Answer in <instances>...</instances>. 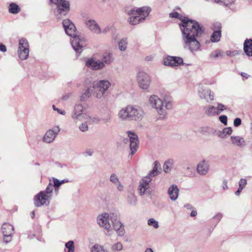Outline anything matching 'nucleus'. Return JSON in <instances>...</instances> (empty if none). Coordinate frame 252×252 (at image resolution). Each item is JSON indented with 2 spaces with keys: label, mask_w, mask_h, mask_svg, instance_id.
Returning <instances> with one entry per match:
<instances>
[{
  "label": "nucleus",
  "mask_w": 252,
  "mask_h": 252,
  "mask_svg": "<svg viewBox=\"0 0 252 252\" xmlns=\"http://www.w3.org/2000/svg\"><path fill=\"white\" fill-rule=\"evenodd\" d=\"M150 106L155 109L160 119L164 118L167 115V111L173 108V100L171 96L165 94L160 96L156 94L150 95L148 99Z\"/></svg>",
  "instance_id": "f03ea898"
},
{
  "label": "nucleus",
  "mask_w": 252,
  "mask_h": 252,
  "mask_svg": "<svg viewBox=\"0 0 252 252\" xmlns=\"http://www.w3.org/2000/svg\"><path fill=\"white\" fill-rule=\"evenodd\" d=\"M110 27H106L105 28H104L102 30H101V33H107L108 32H109L110 30Z\"/></svg>",
  "instance_id": "5fc2aeb1"
},
{
  "label": "nucleus",
  "mask_w": 252,
  "mask_h": 252,
  "mask_svg": "<svg viewBox=\"0 0 252 252\" xmlns=\"http://www.w3.org/2000/svg\"><path fill=\"white\" fill-rule=\"evenodd\" d=\"M232 129L231 127H227L222 130V131H220L218 136L221 138H224L226 135H230L232 133Z\"/></svg>",
  "instance_id": "c9c22d12"
},
{
  "label": "nucleus",
  "mask_w": 252,
  "mask_h": 252,
  "mask_svg": "<svg viewBox=\"0 0 252 252\" xmlns=\"http://www.w3.org/2000/svg\"><path fill=\"white\" fill-rule=\"evenodd\" d=\"M221 187L224 190H227L228 189L227 186V181L226 179L223 180Z\"/></svg>",
  "instance_id": "603ef678"
},
{
  "label": "nucleus",
  "mask_w": 252,
  "mask_h": 252,
  "mask_svg": "<svg viewBox=\"0 0 252 252\" xmlns=\"http://www.w3.org/2000/svg\"><path fill=\"white\" fill-rule=\"evenodd\" d=\"M144 115V111L140 106L132 104L122 108L117 114L118 119L122 122L140 121Z\"/></svg>",
  "instance_id": "7ed1b4c3"
},
{
  "label": "nucleus",
  "mask_w": 252,
  "mask_h": 252,
  "mask_svg": "<svg viewBox=\"0 0 252 252\" xmlns=\"http://www.w3.org/2000/svg\"><path fill=\"white\" fill-rule=\"evenodd\" d=\"M34 215H34V211H32V213H31V216H32V218H34Z\"/></svg>",
  "instance_id": "774afa93"
},
{
  "label": "nucleus",
  "mask_w": 252,
  "mask_h": 252,
  "mask_svg": "<svg viewBox=\"0 0 252 252\" xmlns=\"http://www.w3.org/2000/svg\"><path fill=\"white\" fill-rule=\"evenodd\" d=\"M92 252H105V250L102 246L95 245L92 249Z\"/></svg>",
  "instance_id": "c03bdc74"
},
{
  "label": "nucleus",
  "mask_w": 252,
  "mask_h": 252,
  "mask_svg": "<svg viewBox=\"0 0 252 252\" xmlns=\"http://www.w3.org/2000/svg\"><path fill=\"white\" fill-rule=\"evenodd\" d=\"M115 215L116 214L115 213L103 212L99 214L96 218V222L98 225L107 231L106 233L107 236H111V225L110 220H111V222L112 221Z\"/></svg>",
  "instance_id": "6e6552de"
},
{
  "label": "nucleus",
  "mask_w": 252,
  "mask_h": 252,
  "mask_svg": "<svg viewBox=\"0 0 252 252\" xmlns=\"http://www.w3.org/2000/svg\"><path fill=\"white\" fill-rule=\"evenodd\" d=\"M20 7L16 3L11 2L8 6V12L13 14L18 13L20 11Z\"/></svg>",
  "instance_id": "7c9ffc66"
},
{
  "label": "nucleus",
  "mask_w": 252,
  "mask_h": 252,
  "mask_svg": "<svg viewBox=\"0 0 252 252\" xmlns=\"http://www.w3.org/2000/svg\"><path fill=\"white\" fill-rule=\"evenodd\" d=\"M221 24L219 23H215L213 25L212 29L214 31H221Z\"/></svg>",
  "instance_id": "a18cd8bd"
},
{
  "label": "nucleus",
  "mask_w": 252,
  "mask_h": 252,
  "mask_svg": "<svg viewBox=\"0 0 252 252\" xmlns=\"http://www.w3.org/2000/svg\"><path fill=\"white\" fill-rule=\"evenodd\" d=\"M114 58L113 54L110 53H105L102 56V61L101 62H104V64H110L114 61Z\"/></svg>",
  "instance_id": "cd10ccee"
},
{
  "label": "nucleus",
  "mask_w": 252,
  "mask_h": 252,
  "mask_svg": "<svg viewBox=\"0 0 252 252\" xmlns=\"http://www.w3.org/2000/svg\"><path fill=\"white\" fill-rule=\"evenodd\" d=\"M52 4L57 6L55 10L57 16L65 15L69 10V3L66 0H50Z\"/></svg>",
  "instance_id": "9d476101"
},
{
  "label": "nucleus",
  "mask_w": 252,
  "mask_h": 252,
  "mask_svg": "<svg viewBox=\"0 0 252 252\" xmlns=\"http://www.w3.org/2000/svg\"><path fill=\"white\" fill-rule=\"evenodd\" d=\"M231 144L234 146L243 148L245 146V141L241 136H231L230 137Z\"/></svg>",
  "instance_id": "b1692460"
},
{
  "label": "nucleus",
  "mask_w": 252,
  "mask_h": 252,
  "mask_svg": "<svg viewBox=\"0 0 252 252\" xmlns=\"http://www.w3.org/2000/svg\"><path fill=\"white\" fill-rule=\"evenodd\" d=\"M173 162L172 159L165 161L163 166V171L166 173L169 172L173 167Z\"/></svg>",
  "instance_id": "72a5a7b5"
},
{
  "label": "nucleus",
  "mask_w": 252,
  "mask_h": 252,
  "mask_svg": "<svg viewBox=\"0 0 252 252\" xmlns=\"http://www.w3.org/2000/svg\"><path fill=\"white\" fill-rule=\"evenodd\" d=\"M152 179L149 176H145L141 180L138 188V192L140 195L150 194V183Z\"/></svg>",
  "instance_id": "4468645a"
},
{
  "label": "nucleus",
  "mask_w": 252,
  "mask_h": 252,
  "mask_svg": "<svg viewBox=\"0 0 252 252\" xmlns=\"http://www.w3.org/2000/svg\"><path fill=\"white\" fill-rule=\"evenodd\" d=\"M185 207L188 209H190L191 208V205L189 204H187L185 206Z\"/></svg>",
  "instance_id": "69168bd1"
},
{
  "label": "nucleus",
  "mask_w": 252,
  "mask_h": 252,
  "mask_svg": "<svg viewBox=\"0 0 252 252\" xmlns=\"http://www.w3.org/2000/svg\"><path fill=\"white\" fill-rule=\"evenodd\" d=\"M110 181L113 184L116 188L117 189L120 191H123L124 190V186L123 184L120 182L118 176L113 173L110 176Z\"/></svg>",
  "instance_id": "393cba45"
},
{
  "label": "nucleus",
  "mask_w": 252,
  "mask_h": 252,
  "mask_svg": "<svg viewBox=\"0 0 252 252\" xmlns=\"http://www.w3.org/2000/svg\"><path fill=\"white\" fill-rule=\"evenodd\" d=\"M221 37V31H214L211 36V41L212 42H218Z\"/></svg>",
  "instance_id": "e433bc0d"
},
{
  "label": "nucleus",
  "mask_w": 252,
  "mask_h": 252,
  "mask_svg": "<svg viewBox=\"0 0 252 252\" xmlns=\"http://www.w3.org/2000/svg\"><path fill=\"white\" fill-rule=\"evenodd\" d=\"M113 229L117 232L119 236H123L125 234L124 226L120 220L119 216L116 214L112 221Z\"/></svg>",
  "instance_id": "aec40b11"
},
{
  "label": "nucleus",
  "mask_w": 252,
  "mask_h": 252,
  "mask_svg": "<svg viewBox=\"0 0 252 252\" xmlns=\"http://www.w3.org/2000/svg\"><path fill=\"white\" fill-rule=\"evenodd\" d=\"M209 129L208 127H202L200 128V131L202 133H205L206 132H207Z\"/></svg>",
  "instance_id": "13d9d810"
},
{
  "label": "nucleus",
  "mask_w": 252,
  "mask_h": 252,
  "mask_svg": "<svg viewBox=\"0 0 252 252\" xmlns=\"http://www.w3.org/2000/svg\"><path fill=\"white\" fill-rule=\"evenodd\" d=\"M53 188H55V191L56 192H58L59 189L61 185H62L60 180H58L57 178H53Z\"/></svg>",
  "instance_id": "79ce46f5"
},
{
  "label": "nucleus",
  "mask_w": 252,
  "mask_h": 252,
  "mask_svg": "<svg viewBox=\"0 0 252 252\" xmlns=\"http://www.w3.org/2000/svg\"><path fill=\"white\" fill-rule=\"evenodd\" d=\"M158 162L157 161H155L154 162V167L153 169L149 173L147 176H149L152 179V177H155L157 176L159 172L158 170L157 165Z\"/></svg>",
  "instance_id": "4c0bfd02"
},
{
  "label": "nucleus",
  "mask_w": 252,
  "mask_h": 252,
  "mask_svg": "<svg viewBox=\"0 0 252 252\" xmlns=\"http://www.w3.org/2000/svg\"><path fill=\"white\" fill-rule=\"evenodd\" d=\"M197 215V212L196 211L192 210L190 213V216L191 217H195Z\"/></svg>",
  "instance_id": "052dcab7"
},
{
  "label": "nucleus",
  "mask_w": 252,
  "mask_h": 252,
  "mask_svg": "<svg viewBox=\"0 0 252 252\" xmlns=\"http://www.w3.org/2000/svg\"><path fill=\"white\" fill-rule=\"evenodd\" d=\"M111 86V83L106 80H100L93 85L94 95L98 99L103 98Z\"/></svg>",
  "instance_id": "1a4fd4ad"
},
{
  "label": "nucleus",
  "mask_w": 252,
  "mask_h": 252,
  "mask_svg": "<svg viewBox=\"0 0 252 252\" xmlns=\"http://www.w3.org/2000/svg\"><path fill=\"white\" fill-rule=\"evenodd\" d=\"M247 184V181L245 178H241L239 182L238 185L239 187L238 189L235 192V194L236 196H239L242 190L246 187Z\"/></svg>",
  "instance_id": "bb28decb"
},
{
  "label": "nucleus",
  "mask_w": 252,
  "mask_h": 252,
  "mask_svg": "<svg viewBox=\"0 0 252 252\" xmlns=\"http://www.w3.org/2000/svg\"><path fill=\"white\" fill-rule=\"evenodd\" d=\"M148 224L150 226H152L155 228H158L159 227L158 221L153 218H151L148 220Z\"/></svg>",
  "instance_id": "37998d69"
},
{
  "label": "nucleus",
  "mask_w": 252,
  "mask_h": 252,
  "mask_svg": "<svg viewBox=\"0 0 252 252\" xmlns=\"http://www.w3.org/2000/svg\"><path fill=\"white\" fill-rule=\"evenodd\" d=\"M87 27L93 32L96 34L101 33V30L97 22L93 19H90L86 21Z\"/></svg>",
  "instance_id": "4be33fe9"
},
{
  "label": "nucleus",
  "mask_w": 252,
  "mask_h": 252,
  "mask_svg": "<svg viewBox=\"0 0 252 252\" xmlns=\"http://www.w3.org/2000/svg\"><path fill=\"white\" fill-rule=\"evenodd\" d=\"M179 193V189L177 185L173 184L169 187L167 190V194L172 201H175L178 199Z\"/></svg>",
  "instance_id": "5701e85b"
},
{
  "label": "nucleus",
  "mask_w": 252,
  "mask_h": 252,
  "mask_svg": "<svg viewBox=\"0 0 252 252\" xmlns=\"http://www.w3.org/2000/svg\"><path fill=\"white\" fill-rule=\"evenodd\" d=\"M94 153V151L92 149H87L86 151V153L89 156H91Z\"/></svg>",
  "instance_id": "4d7b16f0"
},
{
  "label": "nucleus",
  "mask_w": 252,
  "mask_h": 252,
  "mask_svg": "<svg viewBox=\"0 0 252 252\" xmlns=\"http://www.w3.org/2000/svg\"><path fill=\"white\" fill-rule=\"evenodd\" d=\"M171 18H177L181 20L179 24L182 32V39L185 48L192 53L197 51L200 48V44L197 37L201 36L203 32L202 28L198 22L184 17L177 12L170 13Z\"/></svg>",
  "instance_id": "f257e3e1"
},
{
  "label": "nucleus",
  "mask_w": 252,
  "mask_h": 252,
  "mask_svg": "<svg viewBox=\"0 0 252 252\" xmlns=\"http://www.w3.org/2000/svg\"><path fill=\"white\" fill-rule=\"evenodd\" d=\"M162 63L165 66H178L183 64V59L179 57L167 56L163 59Z\"/></svg>",
  "instance_id": "2eb2a0df"
},
{
  "label": "nucleus",
  "mask_w": 252,
  "mask_h": 252,
  "mask_svg": "<svg viewBox=\"0 0 252 252\" xmlns=\"http://www.w3.org/2000/svg\"><path fill=\"white\" fill-rule=\"evenodd\" d=\"M63 25L65 32L68 36L72 37L71 44L73 49L77 53L82 51V48L85 44L84 38L76 35V29L74 24L69 19H64Z\"/></svg>",
  "instance_id": "39448f33"
},
{
  "label": "nucleus",
  "mask_w": 252,
  "mask_h": 252,
  "mask_svg": "<svg viewBox=\"0 0 252 252\" xmlns=\"http://www.w3.org/2000/svg\"><path fill=\"white\" fill-rule=\"evenodd\" d=\"M127 133L130 141L131 155L132 156L137 151L139 142L138 138L137 135L134 132L128 131Z\"/></svg>",
  "instance_id": "6ab92c4d"
},
{
  "label": "nucleus",
  "mask_w": 252,
  "mask_h": 252,
  "mask_svg": "<svg viewBox=\"0 0 252 252\" xmlns=\"http://www.w3.org/2000/svg\"><path fill=\"white\" fill-rule=\"evenodd\" d=\"M241 75L242 77H244V78H248V77L249 76V75H248L247 73H244V72H242L241 73Z\"/></svg>",
  "instance_id": "e2e57ef3"
},
{
  "label": "nucleus",
  "mask_w": 252,
  "mask_h": 252,
  "mask_svg": "<svg viewBox=\"0 0 252 252\" xmlns=\"http://www.w3.org/2000/svg\"><path fill=\"white\" fill-rule=\"evenodd\" d=\"M217 108L218 109V112H219V111L221 112V111H223L224 109H226V107L223 104L218 103V108Z\"/></svg>",
  "instance_id": "8fccbe9b"
},
{
  "label": "nucleus",
  "mask_w": 252,
  "mask_h": 252,
  "mask_svg": "<svg viewBox=\"0 0 252 252\" xmlns=\"http://www.w3.org/2000/svg\"><path fill=\"white\" fill-rule=\"evenodd\" d=\"M145 252H154L151 248H147L146 249Z\"/></svg>",
  "instance_id": "0e129e2a"
},
{
  "label": "nucleus",
  "mask_w": 252,
  "mask_h": 252,
  "mask_svg": "<svg viewBox=\"0 0 252 252\" xmlns=\"http://www.w3.org/2000/svg\"><path fill=\"white\" fill-rule=\"evenodd\" d=\"M136 77L140 88L144 90H148L151 83L150 76L145 71L141 70L137 73Z\"/></svg>",
  "instance_id": "f8f14e48"
},
{
  "label": "nucleus",
  "mask_w": 252,
  "mask_h": 252,
  "mask_svg": "<svg viewBox=\"0 0 252 252\" xmlns=\"http://www.w3.org/2000/svg\"><path fill=\"white\" fill-rule=\"evenodd\" d=\"M29 44L28 40L24 38L19 40L17 54L21 60H27L29 55Z\"/></svg>",
  "instance_id": "9b49d317"
},
{
  "label": "nucleus",
  "mask_w": 252,
  "mask_h": 252,
  "mask_svg": "<svg viewBox=\"0 0 252 252\" xmlns=\"http://www.w3.org/2000/svg\"><path fill=\"white\" fill-rule=\"evenodd\" d=\"M52 108H53V110H54V111H56V109H57V108H58L57 107H56L55 106V105H52Z\"/></svg>",
  "instance_id": "338daca9"
},
{
  "label": "nucleus",
  "mask_w": 252,
  "mask_h": 252,
  "mask_svg": "<svg viewBox=\"0 0 252 252\" xmlns=\"http://www.w3.org/2000/svg\"><path fill=\"white\" fill-rule=\"evenodd\" d=\"M87 104H76L71 114L72 120L76 124L80 121H85V123H82L79 126V130L83 132L87 131L89 129L86 123L90 122L93 119L92 116L87 113Z\"/></svg>",
  "instance_id": "20e7f679"
},
{
  "label": "nucleus",
  "mask_w": 252,
  "mask_h": 252,
  "mask_svg": "<svg viewBox=\"0 0 252 252\" xmlns=\"http://www.w3.org/2000/svg\"><path fill=\"white\" fill-rule=\"evenodd\" d=\"M222 216L223 215L221 213H219L214 217V219L218 222L220 220Z\"/></svg>",
  "instance_id": "3c124183"
},
{
  "label": "nucleus",
  "mask_w": 252,
  "mask_h": 252,
  "mask_svg": "<svg viewBox=\"0 0 252 252\" xmlns=\"http://www.w3.org/2000/svg\"><path fill=\"white\" fill-rule=\"evenodd\" d=\"M55 111H57L58 113L62 115H64L66 114V112L64 110L60 109L58 108L56 109V110Z\"/></svg>",
  "instance_id": "864d4df0"
},
{
  "label": "nucleus",
  "mask_w": 252,
  "mask_h": 252,
  "mask_svg": "<svg viewBox=\"0 0 252 252\" xmlns=\"http://www.w3.org/2000/svg\"><path fill=\"white\" fill-rule=\"evenodd\" d=\"M151 9L148 6H143L136 9H131L127 12V22L131 25L135 26L143 22L148 16Z\"/></svg>",
  "instance_id": "423d86ee"
},
{
  "label": "nucleus",
  "mask_w": 252,
  "mask_h": 252,
  "mask_svg": "<svg viewBox=\"0 0 252 252\" xmlns=\"http://www.w3.org/2000/svg\"><path fill=\"white\" fill-rule=\"evenodd\" d=\"M112 119V114L110 112L104 114L102 118V121L104 124L110 123Z\"/></svg>",
  "instance_id": "ea45409f"
},
{
  "label": "nucleus",
  "mask_w": 252,
  "mask_h": 252,
  "mask_svg": "<svg viewBox=\"0 0 252 252\" xmlns=\"http://www.w3.org/2000/svg\"><path fill=\"white\" fill-rule=\"evenodd\" d=\"M197 92L199 97L206 100L207 102L214 99V93L210 89L205 88L202 85H199Z\"/></svg>",
  "instance_id": "ddd939ff"
},
{
  "label": "nucleus",
  "mask_w": 252,
  "mask_h": 252,
  "mask_svg": "<svg viewBox=\"0 0 252 252\" xmlns=\"http://www.w3.org/2000/svg\"><path fill=\"white\" fill-rule=\"evenodd\" d=\"M127 38L124 37L121 39L118 43L119 49L121 51H125L127 48Z\"/></svg>",
  "instance_id": "f704fd0d"
},
{
  "label": "nucleus",
  "mask_w": 252,
  "mask_h": 252,
  "mask_svg": "<svg viewBox=\"0 0 252 252\" xmlns=\"http://www.w3.org/2000/svg\"><path fill=\"white\" fill-rule=\"evenodd\" d=\"M92 90L90 88H88L80 96V100L82 101H85L92 95Z\"/></svg>",
  "instance_id": "473e14b6"
},
{
  "label": "nucleus",
  "mask_w": 252,
  "mask_h": 252,
  "mask_svg": "<svg viewBox=\"0 0 252 252\" xmlns=\"http://www.w3.org/2000/svg\"><path fill=\"white\" fill-rule=\"evenodd\" d=\"M86 66L94 70H100L105 67L104 62L94 58L88 59L85 63Z\"/></svg>",
  "instance_id": "dca6fc26"
},
{
  "label": "nucleus",
  "mask_w": 252,
  "mask_h": 252,
  "mask_svg": "<svg viewBox=\"0 0 252 252\" xmlns=\"http://www.w3.org/2000/svg\"><path fill=\"white\" fill-rule=\"evenodd\" d=\"M220 121L224 125L227 124V118L225 115H222L219 117Z\"/></svg>",
  "instance_id": "49530a36"
},
{
  "label": "nucleus",
  "mask_w": 252,
  "mask_h": 252,
  "mask_svg": "<svg viewBox=\"0 0 252 252\" xmlns=\"http://www.w3.org/2000/svg\"><path fill=\"white\" fill-rule=\"evenodd\" d=\"M60 181L62 185L64 183H69L70 182L68 179H63L62 180H60Z\"/></svg>",
  "instance_id": "bf43d9fd"
},
{
  "label": "nucleus",
  "mask_w": 252,
  "mask_h": 252,
  "mask_svg": "<svg viewBox=\"0 0 252 252\" xmlns=\"http://www.w3.org/2000/svg\"><path fill=\"white\" fill-rule=\"evenodd\" d=\"M65 248L67 249V252H74L75 245L72 240L69 241L65 244Z\"/></svg>",
  "instance_id": "58836bf2"
},
{
  "label": "nucleus",
  "mask_w": 252,
  "mask_h": 252,
  "mask_svg": "<svg viewBox=\"0 0 252 252\" xmlns=\"http://www.w3.org/2000/svg\"><path fill=\"white\" fill-rule=\"evenodd\" d=\"M53 185L50 183L44 190L40 191L34 198V204L37 207L48 205L53 196Z\"/></svg>",
  "instance_id": "0eeeda50"
},
{
  "label": "nucleus",
  "mask_w": 252,
  "mask_h": 252,
  "mask_svg": "<svg viewBox=\"0 0 252 252\" xmlns=\"http://www.w3.org/2000/svg\"><path fill=\"white\" fill-rule=\"evenodd\" d=\"M0 50L3 52H5L6 51V46L2 44H0Z\"/></svg>",
  "instance_id": "6e6d98bb"
},
{
  "label": "nucleus",
  "mask_w": 252,
  "mask_h": 252,
  "mask_svg": "<svg viewBox=\"0 0 252 252\" xmlns=\"http://www.w3.org/2000/svg\"><path fill=\"white\" fill-rule=\"evenodd\" d=\"M1 232L3 235V240L6 243L10 242L13 234L14 228L9 223H4L1 226Z\"/></svg>",
  "instance_id": "a211bd4d"
},
{
  "label": "nucleus",
  "mask_w": 252,
  "mask_h": 252,
  "mask_svg": "<svg viewBox=\"0 0 252 252\" xmlns=\"http://www.w3.org/2000/svg\"><path fill=\"white\" fill-rule=\"evenodd\" d=\"M60 131L59 126H56L52 129L48 130L43 137V141L46 143L52 142Z\"/></svg>",
  "instance_id": "f3484780"
},
{
  "label": "nucleus",
  "mask_w": 252,
  "mask_h": 252,
  "mask_svg": "<svg viewBox=\"0 0 252 252\" xmlns=\"http://www.w3.org/2000/svg\"><path fill=\"white\" fill-rule=\"evenodd\" d=\"M241 122H242V121H241V119H240L239 118H237L235 119L234 120V122H233L234 126L235 127L239 126L241 125Z\"/></svg>",
  "instance_id": "de8ad7c7"
},
{
  "label": "nucleus",
  "mask_w": 252,
  "mask_h": 252,
  "mask_svg": "<svg viewBox=\"0 0 252 252\" xmlns=\"http://www.w3.org/2000/svg\"><path fill=\"white\" fill-rule=\"evenodd\" d=\"M153 59V57L152 56H147L146 57L145 60L147 61H150L152 60Z\"/></svg>",
  "instance_id": "680f3d73"
},
{
  "label": "nucleus",
  "mask_w": 252,
  "mask_h": 252,
  "mask_svg": "<svg viewBox=\"0 0 252 252\" xmlns=\"http://www.w3.org/2000/svg\"><path fill=\"white\" fill-rule=\"evenodd\" d=\"M205 113L209 116H213L219 115L220 112H218L217 108L213 106L209 105L206 108Z\"/></svg>",
  "instance_id": "c85d7f7f"
},
{
  "label": "nucleus",
  "mask_w": 252,
  "mask_h": 252,
  "mask_svg": "<svg viewBox=\"0 0 252 252\" xmlns=\"http://www.w3.org/2000/svg\"><path fill=\"white\" fill-rule=\"evenodd\" d=\"M238 54V52L237 51H227L226 52V55L228 56L233 57Z\"/></svg>",
  "instance_id": "09e8293b"
},
{
  "label": "nucleus",
  "mask_w": 252,
  "mask_h": 252,
  "mask_svg": "<svg viewBox=\"0 0 252 252\" xmlns=\"http://www.w3.org/2000/svg\"><path fill=\"white\" fill-rule=\"evenodd\" d=\"M127 201L128 203L132 206H135L137 203V199L136 196L133 192L128 193L127 197Z\"/></svg>",
  "instance_id": "2f4dec72"
},
{
  "label": "nucleus",
  "mask_w": 252,
  "mask_h": 252,
  "mask_svg": "<svg viewBox=\"0 0 252 252\" xmlns=\"http://www.w3.org/2000/svg\"><path fill=\"white\" fill-rule=\"evenodd\" d=\"M223 57V52L220 49H217L212 52L209 55L210 59L215 60H217L219 58H222Z\"/></svg>",
  "instance_id": "c756f323"
},
{
  "label": "nucleus",
  "mask_w": 252,
  "mask_h": 252,
  "mask_svg": "<svg viewBox=\"0 0 252 252\" xmlns=\"http://www.w3.org/2000/svg\"><path fill=\"white\" fill-rule=\"evenodd\" d=\"M244 51L248 56H252V40L247 39L244 43Z\"/></svg>",
  "instance_id": "a878e982"
},
{
  "label": "nucleus",
  "mask_w": 252,
  "mask_h": 252,
  "mask_svg": "<svg viewBox=\"0 0 252 252\" xmlns=\"http://www.w3.org/2000/svg\"><path fill=\"white\" fill-rule=\"evenodd\" d=\"M123 245L120 242H117L114 244L111 247V250L114 252L121 251L123 250Z\"/></svg>",
  "instance_id": "a19ab883"
},
{
  "label": "nucleus",
  "mask_w": 252,
  "mask_h": 252,
  "mask_svg": "<svg viewBox=\"0 0 252 252\" xmlns=\"http://www.w3.org/2000/svg\"><path fill=\"white\" fill-rule=\"evenodd\" d=\"M209 167L208 162L205 160H203L197 164L196 171L199 175H205L208 172Z\"/></svg>",
  "instance_id": "412c9836"
}]
</instances>
